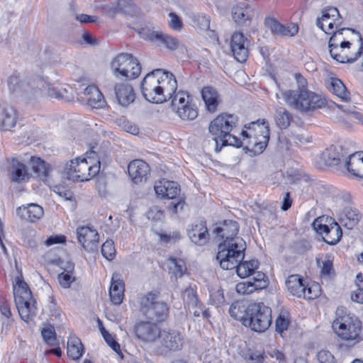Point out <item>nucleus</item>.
Listing matches in <instances>:
<instances>
[{
    "mask_svg": "<svg viewBox=\"0 0 363 363\" xmlns=\"http://www.w3.org/2000/svg\"><path fill=\"white\" fill-rule=\"evenodd\" d=\"M267 26L271 29L272 32L280 35L281 27L283 25L272 18H268L265 20Z\"/></svg>",
    "mask_w": 363,
    "mask_h": 363,
    "instance_id": "obj_62",
    "label": "nucleus"
},
{
    "mask_svg": "<svg viewBox=\"0 0 363 363\" xmlns=\"http://www.w3.org/2000/svg\"><path fill=\"white\" fill-rule=\"evenodd\" d=\"M202 99L208 112L214 113L221 102L220 96L217 90L210 86H204L201 91Z\"/></svg>",
    "mask_w": 363,
    "mask_h": 363,
    "instance_id": "obj_30",
    "label": "nucleus"
},
{
    "mask_svg": "<svg viewBox=\"0 0 363 363\" xmlns=\"http://www.w3.org/2000/svg\"><path fill=\"white\" fill-rule=\"evenodd\" d=\"M342 147L340 145H330L322 153V159L325 164L335 166L340 163L344 157Z\"/></svg>",
    "mask_w": 363,
    "mask_h": 363,
    "instance_id": "obj_37",
    "label": "nucleus"
},
{
    "mask_svg": "<svg viewBox=\"0 0 363 363\" xmlns=\"http://www.w3.org/2000/svg\"><path fill=\"white\" fill-rule=\"evenodd\" d=\"M30 162L33 171L37 174L38 177L42 179H45L49 177L51 171V166L42 160L40 157L31 156Z\"/></svg>",
    "mask_w": 363,
    "mask_h": 363,
    "instance_id": "obj_40",
    "label": "nucleus"
},
{
    "mask_svg": "<svg viewBox=\"0 0 363 363\" xmlns=\"http://www.w3.org/2000/svg\"><path fill=\"white\" fill-rule=\"evenodd\" d=\"M83 352L84 347L81 340L75 336H71L67 342V355L76 360L80 358Z\"/></svg>",
    "mask_w": 363,
    "mask_h": 363,
    "instance_id": "obj_43",
    "label": "nucleus"
},
{
    "mask_svg": "<svg viewBox=\"0 0 363 363\" xmlns=\"http://www.w3.org/2000/svg\"><path fill=\"white\" fill-rule=\"evenodd\" d=\"M44 341L50 346L55 345L56 342L55 330L52 327L44 328L41 332Z\"/></svg>",
    "mask_w": 363,
    "mask_h": 363,
    "instance_id": "obj_57",
    "label": "nucleus"
},
{
    "mask_svg": "<svg viewBox=\"0 0 363 363\" xmlns=\"http://www.w3.org/2000/svg\"><path fill=\"white\" fill-rule=\"evenodd\" d=\"M320 294V286L318 284H311L305 286L304 296L302 298L306 299H315Z\"/></svg>",
    "mask_w": 363,
    "mask_h": 363,
    "instance_id": "obj_55",
    "label": "nucleus"
},
{
    "mask_svg": "<svg viewBox=\"0 0 363 363\" xmlns=\"http://www.w3.org/2000/svg\"><path fill=\"white\" fill-rule=\"evenodd\" d=\"M248 306H246L244 302L235 301L233 302L229 308L230 315L236 320H240L244 325V319L247 317Z\"/></svg>",
    "mask_w": 363,
    "mask_h": 363,
    "instance_id": "obj_46",
    "label": "nucleus"
},
{
    "mask_svg": "<svg viewBox=\"0 0 363 363\" xmlns=\"http://www.w3.org/2000/svg\"><path fill=\"white\" fill-rule=\"evenodd\" d=\"M83 94L82 100L92 108H101L105 106L104 96L96 86H88Z\"/></svg>",
    "mask_w": 363,
    "mask_h": 363,
    "instance_id": "obj_29",
    "label": "nucleus"
},
{
    "mask_svg": "<svg viewBox=\"0 0 363 363\" xmlns=\"http://www.w3.org/2000/svg\"><path fill=\"white\" fill-rule=\"evenodd\" d=\"M115 94L120 105L127 106L135 100V95L133 87L128 84H120L115 86Z\"/></svg>",
    "mask_w": 363,
    "mask_h": 363,
    "instance_id": "obj_36",
    "label": "nucleus"
},
{
    "mask_svg": "<svg viewBox=\"0 0 363 363\" xmlns=\"http://www.w3.org/2000/svg\"><path fill=\"white\" fill-rule=\"evenodd\" d=\"M254 14V8L247 2L238 3L232 10L233 20L241 26L250 21Z\"/></svg>",
    "mask_w": 363,
    "mask_h": 363,
    "instance_id": "obj_27",
    "label": "nucleus"
},
{
    "mask_svg": "<svg viewBox=\"0 0 363 363\" xmlns=\"http://www.w3.org/2000/svg\"><path fill=\"white\" fill-rule=\"evenodd\" d=\"M319 363H334L333 355L328 350H322L317 353Z\"/></svg>",
    "mask_w": 363,
    "mask_h": 363,
    "instance_id": "obj_60",
    "label": "nucleus"
},
{
    "mask_svg": "<svg viewBox=\"0 0 363 363\" xmlns=\"http://www.w3.org/2000/svg\"><path fill=\"white\" fill-rule=\"evenodd\" d=\"M272 324V310L262 303H254L248 305L247 317L244 319V325L252 330L263 333Z\"/></svg>",
    "mask_w": 363,
    "mask_h": 363,
    "instance_id": "obj_11",
    "label": "nucleus"
},
{
    "mask_svg": "<svg viewBox=\"0 0 363 363\" xmlns=\"http://www.w3.org/2000/svg\"><path fill=\"white\" fill-rule=\"evenodd\" d=\"M313 227L323 240L331 245L337 244L342 235L340 226L331 218L319 217L313 221Z\"/></svg>",
    "mask_w": 363,
    "mask_h": 363,
    "instance_id": "obj_14",
    "label": "nucleus"
},
{
    "mask_svg": "<svg viewBox=\"0 0 363 363\" xmlns=\"http://www.w3.org/2000/svg\"><path fill=\"white\" fill-rule=\"evenodd\" d=\"M16 213L21 219H27L33 223L43 217L44 211L40 206L36 203H30L27 206L18 207Z\"/></svg>",
    "mask_w": 363,
    "mask_h": 363,
    "instance_id": "obj_33",
    "label": "nucleus"
},
{
    "mask_svg": "<svg viewBox=\"0 0 363 363\" xmlns=\"http://www.w3.org/2000/svg\"><path fill=\"white\" fill-rule=\"evenodd\" d=\"M346 167L353 175L363 178V152L352 154L346 162Z\"/></svg>",
    "mask_w": 363,
    "mask_h": 363,
    "instance_id": "obj_38",
    "label": "nucleus"
},
{
    "mask_svg": "<svg viewBox=\"0 0 363 363\" xmlns=\"http://www.w3.org/2000/svg\"><path fill=\"white\" fill-rule=\"evenodd\" d=\"M0 320L2 322V328L7 331L10 329L11 325L13 321L9 304L3 303L0 305Z\"/></svg>",
    "mask_w": 363,
    "mask_h": 363,
    "instance_id": "obj_50",
    "label": "nucleus"
},
{
    "mask_svg": "<svg viewBox=\"0 0 363 363\" xmlns=\"http://www.w3.org/2000/svg\"><path fill=\"white\" fill-rule=\"evenodd\" d=\"M159 84L153 71L144 77L141 84V90L144 98L147 101L155 104L165 102V98L161 93L162 91L160 89Z\"/></svg>",
    "mask_w": 363,
    "mask_h": 363,
    "instance_id": "obj_15",
    "label": "nucleus"
},
{
    "mask_svg": "<svg viewBox=\"0 0 363 363\" xmlns=\"http://www.w3.org/2000/svg\"><path fill=\"white\" fill-rule=\"evenodd\" d=\"M246 244L242 238L223 240L218 245L216 259L222 269H234L237 264L243 260Z\"/></svg>",
    "mask_w": 363,
    "mask_h": 363,
    "instance_id": "obj_6",
    "label": "nucleus"
},
{
    "mask_svg": "<svg viewBox=\"0 0 363 363\" xmlns=\"http://www.w3.org/2000/svg\"><path fill=\"white\" fill-rule=\"evenodd\" d=\"M239 225L236 221L232 220H224L223 223L213 229V233L223 240H233L238 236Z\"/></svg>",
    "mask_w": 363,
    "mask_h": 363,
    "instance_id": "obj_28",
    "label": "nucleus"
},
{
    "mask_svg": "<svg viewBox=\"0 0 363 363\" xmlns=\"http://www.w3.org/2000/svg\"><path fill=\"white\" fill-rule=\"evenodd\" d=\"M259 262L257 259L241 261L237 264L236 272L241 278H245L252 275L258 269Z\"/></svg>",
    "mask_w": 363,
    "mask_h": 363,
    "instance_id": "obj_42",
    "label": "nucleus"
},
{
    "mask_svg": "<svg viewBox=\"0 0 363 363\" xmlns=\"http://www.w3.org/2000/svg\"><path fill=\"white\" fill-rule=\"evenodd\" d=\"M210 18L209 16L199 13L194 16V23L202 30H207L210 27Z\"/></svg>",
    "mask_w": 363,
    "mask_h": 363,
    "instance_id": "obj_56",
    "label": "nucleus"
},
{
    "mask_svg": "<svg viewBox=\"0 0 363 363\" xmlns=\"http://www.w3.org/2000/svg\"><path fill=\"white\" fill-rule=\"evenodd\" d=\"M157 82L160 85L161 93L165 98V101L173 99L177 89V81L175 76L170 72L162 69L153 70Z\"/></svg>",
    "mask_w": 363,
    "mask_h": 363,
    "instance_id": "obj_16",
    "label": "nucleus"
},
{
    "mask_svg": "<svg viewBox=\"0 0 363 363\" xmlns=\"http://www.w3.org/2000/svg\"><path fill=\"white\" fill-rule=\"evenodd\" d=\"M252 281H247L238 283L235 286L237 293L240 294H250L255 291L264 289L267 286V277L262 272H255Z\"/></svg>",
    "mask_w": 363,
    "mask_h": 363,
    "instance_id": "obj_21",
    "label": "nucleus"
},
{
    "mask_svg": "<svg viewBox=\"0 0 363 363\" xmlns=\"http://www.w3.org/2000/svg\"><path fill=\"white\" fill-rule=\"evenodd\" d=\"M335 315L332 328L339 338L352 345L363 340L362 323L357 316L347 313L343 308H337Z\"/></svg>",
    "mask_w": 363,
    "mask_h": 363,
    "instance_id": "obj_4",
    "label": "nucleus"
},
{
    "mask_svg": "<svg viewBox=\"0 0 363 363\" xmlns=\"http://www.w3.org/2000/svg\"><path fill=\"white\" fill-rule=\"evenodd\" d=\"M340 23L339 13L336 8H330L322 13L320 18L316 21V25L327 34H333L341 32L345 29L335 30Z\"/></svg>",
    "mask_w": 363,
    "mask_h": 363,
    "instance_id": "obj_18",
    "label": "nucleus"
},
{
    "mask_svg": "<svg viewBox=\"0 0 363 363\" xmlns=\"http://www.w3.org/2000/svg\"><path fill=\"white\" fill-rule=\"evenodd\" d=\"M316 262L319 267L321 268L320 274L323 277L329 278L334 274L333 260L331 259V255L327 254L322 262V265L320 264V259L316 258Z\"/></svg>",
    "mask_w": 363,
    "mask_h": 363,
    "instance_id": "obj_51",
    "label": "nucleus"
},
{
    "mask_svg": "<svg viewBox=\"0 0 363 363\" xmlns=\"http://www.w3.org/2000/svg\"><path fill=\"white\" fill-rule=\"evenodd\" d=\"M336 213L339 221L348 229H352L361 218L358 211L350 206L337 209Z\"/></svg>",
    "mask_w": 363,
    "mask_h": 363,
    "instance_id": "obj_25",
    "label": "nucleus"
},
{
    "mask_svg": "<svg viewBox=\"0 0 363 363\" xmlns=\"http://www.w3.org/2000/svg\"><path fill=\"white\" fill-rule=\"evenodd\" d=\"M282 96L289 107L301 112L320 108L326 104L325 98L308 89L287 90Z\"/></svg>",
    "mask_w": 363,
    "mask_h": 363,
    "instance_id": "obj_5",
    "label": "nucleus"
},
{
    "mask_svg": "<svg viewBox=\"0 0 363 363\" xmlns=\"http://www.w3.org/2000/svg\"><path fill=\"white\" fill-rule=\"evenodd\" d=\"M298 26L296 23H291L286 26H282L280 35L293 37L298 33Z\"/></svg>",
    "mask_w": 363,
    "mask_h": 363,
    "instance_id": "obj_58",
    "label": "nucleus"
},
{
    "mask_svg": "<svg viewBox=\"0 0 363 363\" xmlns=\"http://www.w3.org/2000/svg\"><path fill=\"white\" fill-rule=\"evenodd\" d=\"M74 268V266L72 263H67V269L59 274L58 281L62 287L67 289L75 281V277L73 275Z\"/></svg>",
    "mask_w": 363,
    "mask_h": 363,
    "instance_id": "obj_48",
    "label": "nucleus"
},
{
    "mask_svg": "<svg viewBox=\"0 0 363 363\" xmlns=\"http://www.w3.org/2000/svg\"><path fill=\"white\" fill-rule=\"evenodd\" d=\"M169 273L175 279L181 277L186 271L185 262L182 259L170 257L168 262Z\"/></svg>",
    "mask_w": 363,
    "mask_h": 363,
    "instance_id": "obj_44",
    "label": "nucleus"
},
{
    "mask_svg": "<svg viewBox=\"0 0 363 363\" xmlns=\"http://www.w3.org/2000/svg\"><path fill=\"white\" fill-rule=\"evenodd\" d=\"M238 121V118L235 115L222 113L210 123L208 130L213 136L217 152L225 145L241 147V140L232 133Z\"/></svg>",
    "mask_w": 363,
    "mask_h": 363,
    "instance_id": "obj_2",
    "label": "nucleus"
},
{
    "mask_svg": "<svg viewBox=\"0 0 363 363\" xmlns=\"http://www.w3.org/2000/svg\"><path fill=\"white\" fill-rule=\"evenodd\" d=\"M154 189L156 194L169 199H174L180 191L179 186L177 182L166 179L156 182Z\"/></svg>",
    "mask_w": 363,
    "mask_h": 363,
    "instance_id": "obj_26",
    "label": "nucleus"
},
{
    "mask_svg": "<svg viewBox=\"0 0 363 363\" xmlns=\"http://www.w3.org/2000/svg\"><path fill=\"white\" fill-rule=\"evenodd\" d=\"M17 114L11 106H0V130H9L16 124Z\"/></svg>",
    "mask_w": 363,
    "mask_h": 363,
    "instance_id": "obj_32",
    "label": "nucleus"
},
{
    "mask_svg": "<svg viewBox=\"0 0 363 363\" xmlns=\"http://www.w3.org/2000/svg\"><path fill=\"white\" fill-rule=\"evenodd\" d=\"M209 301L212 304L216 306H220L222 305L225 301L223 291L218 289L216 291L211 293Z\"/></svg>",
    "mask_w": 363,
    "mask_h": 363,
    "instance_id": "obj_59",
    "label": "nucleus"
},
{
    "mask_svg": "<svg viewBox=\"0 0 363 363\" xmlns=\"http://www.w3.org/2000/svg\"><path fill=\"white\" fill-rule=\"evenodd\" d=\"M360 278L361 275L358 274L357 276V289L351 294V299L354 302L363 304V277L359 279Z\"/></svg>",
    "mask_w": 363,
    "mask_h": 363,
    "instance_id": "obj_53",
    "label": "nucleus"
},
{
    "mask_svg": "<svg viewBox=\"0 0 363 363\" xmlns=\"http://www.w3.org/2000/svg\"><path fill=\"white\" fill-rule=\"evenodd\" d=\"M188 235L192 242L199 246L206 245L209 239V234L203 222L192 225L188 230Z\"/></svg>",
    "mask_w": 363,
    "mask_h": 363,
    "instance_id": "obj_31",
    "label": "nucleus"
},
{
    "mask_svg": "<svg viewBox=\"0 0 363 363\" xmlns=\"http://www.w3.org/2000/svg\"><path fill=\"white\" fill-rule=\"evenodd\" d=\"M13 295L16 308L21 318L28 323L36 315L37 308L28 284L20 274L13 281Z\"/></svg>",
    "mask_w": 363,
    "mask_h": 363,
    "instance_id": "obj_7",
    "label": "nucleus"
},
{
    "mask_svg": "<svg viewBox=\"0 0 363 363\" xmlns=\"http://www.w3.org/2000/svg\"><path fill=\"white\" fill-rule=\"evenodd\" d=\"M159 340L162 346L169 351L180 350L184 344L182 334L171 329L162 330Z\"/></svg>",
    "mask_w": 363,
    "mask_h": 363,
    "instance_id": "obj_19",
    "label": "nucleus"
},
{
    "mask_svg": "<svg viewBox=\"0 0 363 363\" xmlns=\"http://www.w3.org/2000/svg\"><path fill=\"white\" fill-rule=\"evenodd\" d=\"M338 110L342 112L346 119L352 122H362L363 116L361 113L356 111L354 106L349 105H336Z\"/></svg>",
    "mask_w": 363,
    "mask_h": 363,
    "instance_id": "obj_49",
    "label": "nucleus"
},
{
    "mask_svg": "<svg viewBox=\"0 0 363 363\" xmlns=\"http://www.w3.org/2000/svg\"><path fill=\"white\" fill-rule=\"evenodd\" d=\"M291 113L284 108L280 107L276 110L274 121L280 129H286L291 121Z\"/></svg>",
    "mask_w": 363,
    "mask_h": 363,
    "instance_id": "obj_47",
    "label": "nucleus"
},
{
    "mask_svg": "<svg viewBox=\"0 0 363 363\" xmlns=\"http://www.w3.org/2000/svg\"><path fill=\"white\" fill-rule=\"evenodd\" d=\"M101 254L108 260H112L116 255V250L113 241L106 240L101 246Z\"/></svg>",
    "mask_w": 363,
    "mask_h": 363,
    "instance_id": "obj_54",
    "label": "nucleus"
},
{
    "mask_svg": "<svg viewBox=\"0 0 363 363\" xmlns=\"http://www.w3.org/2000/svg\"><path fill=\"white\" fill-rule=\"evenodd\" d=\"M8 86L14 96L27 101L37 100L43 96L67 102L74 99V93L71 87L58 89L41 76L21 79L16 75H12L9 79Z\"/></svg>",
    "mask_w": 363,
    "mask_h": 363,
    "instance_id": "obj_1",
    "label": "nucleus"
},
{
    "mask_svg": "<svg viewBox=\"0 0 363 363\" xmlns=\"http://www.w3.org/2000/svg\"><path fill=\"white\" fill-rule=\"evenodd\" d=\"M328 89L342 101L347 102L350 100V93L347 91L343 82L337 78H330L328 82Z\"/></svg>",
    "mask_w": 363,
    "mask_h": 363,
    "instance_id": "obj_39",
    "label": "nucleus"
},
{
    "mask_svg": "<svg viewBox=\"0 0 363 363\" xmlns=\"http://www.w3.org/2000/svg\"><path fill=\"white\" fill-rule=\"evenodd\" d=\"M143 34L145 35V38L152 43L157 44L158 46L164 45L171 50H176L179 44L178 39L162 31L147 30L144 31Z\"/></svg>",
    "mask_w": 363,
    "mask_h": 363,
    "instance_id": "obj_22",
    "label": "nucleus"
},
{
    "mask_svg": "<svg viewBox=\"0 0 363 363\" xmlns=\"http://www.w3.org/2000/svg\"><path fill=\"white\" fill-rule=\"evenodd\" d=\"M162 330L153 323L141 321L135 327L136 337L144 342L151 343L160 340Z\"/></svg>",
    "mask_w": 363,
    "mask_h": 363,
    "instance_id": "obj_20",
    "label": "nucleus"
},
{
    "mask_svg": "<svg viewBox=\"0 0 363 363\" xmlns=\"http://www.w3.org/2000/svg\"><path fill=\"white\" fill-rule=\"evenodd\" d=\"M66 242V237L62 235H52L45 242L46 246L50 247L55 244H62Z\"/></svg>",
    "mask_w": 363,
    "mask_h": 363,
    "instance_id": "obj_63",
    "label": "nucleus"
},
{
    "mask_svg": "<svg viewBox=\"0 0 363 363\" xmlns=\"http://www.w3.org/2000/svg\"><path fill=\"white\" fill-rule=\"evenodd\" d=\"M10 175L11 180L16 183L26 182L30 177L26 164L16 158L12 159Z\"/></svg>",
    "mask_w": 363,
    "mask_h": 363,
    "instance_id": "obj_34",
    "label": "nucleus"
},
{
    "mask_svg": "<svg viewBox=\"0 0 363 363\" xmlns=\"http://www.w3.org/2000/svg\"><path fill=\"white\" fill-rule=\"evenodd\" d=\"M124 283L120 279V275L114 273L112 276L109 289L110 298L113 304L119 305L122 303L124 296Z\"/></svg>",
    "mask_w": 363,
    "mask_h": 363,
    "instance_id": "obj_35",
    "label": "nucleus"
},
{
    "mask_svg": "<svg viewBox=\"0 0 363 363\" xmlns=\"http://www.w3.org/2000/svg\"><path fill=\"white\" fill-rule=\"evenodd\" d=\"M97 18L96 16H89L84 13L75 15V19L82 23H94Z\"/></svg>",
    "mask_w": 363,
    "mask_h": 363,
    "instance_id": "obj_64",
    "label": "nucleus"
},
{
    "mask_svg": "<svg viewBox=\"0 0 363 363\" xmlns=\"http://www.w3.org/2000/svg\"><path fill=\"white\" fill-rule=\"evenodd\" d=\"M286 286L294 296H296L298 298L304 296L305 285L303 283L302 279L298 275L293 274L289 276L286 281Z\"/></svg>",
    "mask_w": 363,
    "mask_h": 363,
    "instance_id": "obj_41",
    "label": "nucleus"
},
{
    "mask_svg": "<svg viewBox=\"0 0 363 363\" xmlns=\"http://www.w3.org/2000/svg\"><path fill=\"white\" fill-rule=\"evenodd\" d=\"M289 324V313L286 311L281 312L275 320L276 331L281 334L288 329Z\"/></svg>",
    "mask_w": 363,
    "mask_h": 363,
    "instance_id": "obj_52",
    "label": "nucleus"
},
{
    "mask_svg": "<svg viewBox=\"0 0 363 363\" xmlns=\"http://www.w3.org/2000/svg\"><path fill=\"white\" fill-rule=\"evenodd\" d=\"M360 45L358 50L350 52L351 43L349 41L343 40L341 32L335 33L329 40L328 47L330 56L337 62L341 63H351L356 61L362 53L363 42L359 37Z\"/></svg>",
    "mask_w": 363,
    "mask_h": 363,
    "instance_id": "obj_10",
    "label": "nucleus"
},
{
    "mask_svg": "<svg viewBox=\"0 0 363 363\" xmlns=\"http://www.w3.org/2000/svg\"><path fill=\"white\" fill-rule=\"evenodd\" d=\"M77 240L87 252H97L99 235L97 230L89 226H82L77 229Z\"/></svg>",
    "mask_w": 363,
    "mask_h": 363,
    "instance_id": "obj_17",
    "label": "nucleus"
},
{
    "mask_svg": "<svg viewBox=\"0 0 363 363\" xmlns=\"http://www.w3.org/2000/svg\"><path fill=\"white\" fill-rule=\"evenodd\" d=\"M111 69L113 74L119 79H135L141 72L138 59L128 53H120L114 57Z\"/></svg>",
    "mask_w": 363,
    "mask_h": 363,
    "instance_id": "obj_12",
    "label": "nucleus"
},
{
    "mask_svg": "<svg viewBox=\"0 0 363 363\" xmlns=\"http://www.w3.org/2000/svg\"><path fill=\"white\" fill-rule=\"evenodd\" d=\"M128 174L135 184L145 182L150 173V167L142 160L130 162L128 167Z\"/></svg>",
    "mask_w": 363,
    "mask_h": 363,
    "instance_id": "obj_24",
    "label": "nucleus"
},
{
    "mask_svg": "<svg viewBox=\"0 0 363 363\" xmlns=\"http://www.w3.org/2000/svg\"><path fill=\"white\" fill-rule=\"evenodd\" d=\"M245 130L242 131V146L250 156L261 154L266 148L269 140V123L264 119L257 120L245 125Z\"/></svg>",
    "mask_w": 363,
    "mask_h": 363,
    "instance_id": "obj_3",
    "label": "nucleus"
},
{
    "mask_svg": "<svg viewBox=\"0 0 363 363\" xmlns=\"http://www.w3.org/2000/svg\"><path fill=\"white\" fill-rule=\"evenodd\" d=\"M99 171V161L94 163L91 160L77 157L65 164L62 172V176L74 182H86L97 175Z\"/></svg>",
    "mask_w": 363,
    "mask_h": 363,
    "instance_id": "obj_8",
    "label": "nucleus"
},
{
    "mask_svg": "<svg viewBox=\"0 0 363 363\" xmlns=\"http://www.w3.org/2000/svg\"><path fill=\"white\" fill-rule=\"evenodd\" d=\"M230 48L237 61L240 62L246 61L248 56V48L242 33L236 32L232 35Z\"/></svg>",
    "mask_w": 363,
    "mask_h": 363,
    "instance_id": "obj_23",
    "label": "nucleus"
},
{
    "mask_svg": "<svg viewBox=\"0 0 363 363\" xmlns=\"http://www.w3.org/2000/svg\"><path fill=\"white\" fill-rule=\"evenodd\" d=\"M171 108L179 118L184 121H193L198 116V108L189 94L178 91L172 99Z\"/></svg>",
    "mask_w": 363,
    "mask_h": 363,
    "instance_id": "obj_13",
    "label": "nucleus"
},
{
    "mask_svg": "<svg viewBox=\"0 0 363 363\" xmlns=\"http://www.w3.org/2000/svg\"><path fill=\"white\" fill-rule=\"evenodd\" d=\"M139 311L149 320L164 321L169 313L167 304L159 299L158 292H147L140 298Z\"/></svg>",
    "mask_w": 363,
    "mask_h": 363,
    "instance_id": "obj_9",
    "label": "nucleus"
},
{
    "mask_svg": "<svg viewBox=\"0 0 363 363\" xmlns=\"http://www.w3.org/2000/svg\"><path fill=\"white\" fill-rule=\"evenodd\" d=\"M169 25L170 28L175 30H180L182 28V21L181 18L175 13L173 12L169 14Z\"/></svg>",
    "mask_w": 363,
    "mask_h": 363,
    "instance_id": "obj_61",
    "label": "nucleus"
},
{
    "mask_svg": "<svg viewBox=\"0 0 363 363\" xmlns=\"http://www.w3.org/2000/svg\"><path fill=\"white\" fill-rule=\"evenodd\" d=\"M133 4L131 0H117L106 6V11L111 14L118 12L130 13L133 11Z\"/></svg>",
    "mask_w": 363,
    "mask_h": 363,
    "instance_id": "obj_45",
    "label": "nucleus"
}]
</instances>
